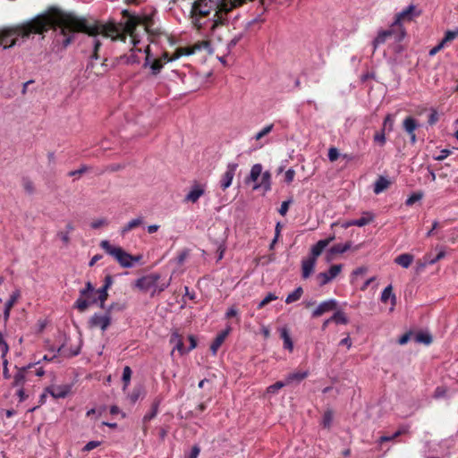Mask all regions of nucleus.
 <instances>
[{"label":"nucleus","mask_w":458,"mask_h":458,"mask_svg":"<svg viewBox=\"0 0 458 458\" xmlns=\"http://www.w3.org/2000/svg\"><path fill=\"white\" fill-rule=\"evenodd\" d=\"M53 29L55 30L54 43L62 48H66L75 38L77 32L88 34V44L92 47L86 72L94 68V60L99 58L98 51L102 46L101 38H110L113 41L126 42L128 35L114 23H89L86 19L73 13H64L56 7H51L36 18L12 27L0 30V42L3 49L6 50L15 46H21L32 35H42Z\"/></svg>","instance_id":"1"},{"label":"nucleus","mask_w":458,"mask_h":458,"mask_svg":"<svg viewBox=\"0 0 458 458\" xmlns=\"http://www.w3.org/2000/svg\"><path fill=\"white\" fill-rule=\"evenodd\" d=\"M100 247L110 256H112L123 267L130 268L134 266L136 262L141 259V256H132L126 252L121 247L114 246L107 240H103L100 242Z\"/></svg>","instance_id":"2"},{"label":"nucleus","mask_w":458,"mask_h":458,"mask_svg":"<svg viewBox=\"0 0 458 458\" xmlns=\"http://www.w3.org/2000/svg\"><path fill=\"white\" fill-rule=\"evenodd\" d=\"M420 11L416 10V6L414 4H410L395 15L394 21L392 22V24L398 30L395 37L396 42L402 41L406 35L402 22L404 21H411L414 17L420 16Z\"/></svg>","instance_id":"3"},{"label":"nucleus","mask_w":458,"mask_h":458,"mask_svg":"<svg viewBox=\"0 0 458 458\" xmlns=\"http://www.w3.org/2000/svg\"><path fill=\"white\" fill-rule=\"evenodd\" d=\"M159 279L160 276L158 274H150L137 279L135 282V286L143 292H148L151 289H154L152 293L153 295L157 291V282Z\"/></svg>","instance_id":"4"},{"label":"nucleus","mask_w":458,"mask_h":458,"mask_svg":"<svg viewBox=\"0 0 458 458\" xmlns=\"http://www.w3.org/2000/svg\"><path fill=\"white\" fill-rule=\"evenodd\" d=\"M131 44L133 45V47L131 49V53L129 55H123L119 57V60L123 64H139L140 63V58L138 53L141 52L140 48L135 47V46L139 43V40L133 37L132 33L129 37Z\"/></svg>","instance_id":"5"},{"label":"nucleus","mask_w":458,"mask_h":458,"mask_svg":"<svg viewBox=\"0 0 458 458\" xmlns=\"http://www.w3.org/2000/svg\"><path fill=\"white\" fill-rule=\"evenodd\" d=\"M202 50L207 51L208 54L213 53V48L211 47L210 42L208 40H203V41L197 42L191 47H181V48L177 49V52H178V55L180 56V55H191L195 54L196 52H199Z\"/></svg>","instance_id":"6"},{"label":"nucleus","mask_w":458,"mask_h":458,"mask_svg":"<svg viewBox=\"0 0 458 458\" xmlns=\"http://www.w3.org/2000/svg\"><path fill=\"white\" fill-rule=\"evenodd\" d=\"M398 31L396 27L393 24L390 25L389 29L382 30L377 32V37L374 38L372 44L374 51L382 44H384L387 38H394L395 39L396 32Z\"/></svg>","instance_id":"7"},{"label":"nucleus","mask_w":458,"mask_h":458,"mask_svg":"<svg viewBox=\"0 0 458 458\" xmlns=\"http://www.w3.org/2000/svg\"><path fill=\"white\" fill-rule=\"evenodd\" d=\"M420 127L418 121L412 116H407L403 122V128L410 136V141L412 145L417 142L415 131Z\"/></svg>","instance_id":"8"},{"label":"nucleus","mask_w":458,"mask_h":458,"mask_svg":"<svg viewBox=\"0 0 458 458\" xmlns=\"http://www.w3.org/2000/svg\"><path fill=\"white\" fill-rule=\"evenodd\" d=\"M91 327H100L102 331H106L111 324V315L95 313L89 321Z\"/></svg>","instance_id":"9"},{"label":"nucleus","mask_w":458,"mask_h":458,"mask_svg":"<svg viewBox=\"0 0 458 458\" xmlns=\"http://www.w3.org/2000/svg\"><path fill=\"white\" fill-rule=\"evenodd\" d=\"M341 264L333 265L327 272H321L318 275L320 285H325L335 279L342 271Z\"/></svg>","instance_id":"10"},{"label":"nucleus","mask_w":458,"mask_h":458,"mask_svg":"<svg viewBox=\"0 0 458 458\" xmlns=\"http://www.w3.org/2000/svg\"><path fill=\"white\" fill-rule=\"evenodd\" d=\"M237 167L238 164L236 163H229L227 165L226 171L223 174L220 181V187L222 190L225 191L231 186Z\"/></svg>","instance_id":"11"},{"label":"nucleus","mask_w":458,"mask_h":458,"mask_svg":"<svg viewBox=\"0 0 458 458\" xmlns=\"http://www.w3.org/2000/svg\"><path fill=\"white\" fill-rule=\"evenodd\" d=\"M337 307V301L335 299H329L322 301L318 306L312 311V317L318 318L323 314L335 310Z\"/></svg>","instance_id":"12"},{"label":"nucleus","mask_w":458,"mask_h":458,"mask_svg":"<svg viewBox=\"0 0 458 458\" xmlns=\"http://www.w3.org/2000/svg\"><path fill=\"white\" fill-rule=\"evenodd\" d=\"M144 52L146 54L145 62H144V67L149 66L151 69V72L154 75H157L160 72L161 69L163 68V62L160 59H155L153 62H151V55H150V47L149 46H147L144 49Z\"/></svg>","instance_id":"13"},{"label":"nucleus","mask_w":458,"mask_h":458,"mask_svg":"<svg viewBox=\"0 0 458 458\" xmlns=\"http://www.w3.org/2000/svg\"><path fill=\"white\" fill-rule=\"evenodd\" d=\"M205 193V186L195 182L184 197L185 202L196 203Z\"/></svg>","instance_id":"14"},{"label":"nucleus","mask_w":458,"mask_h":458,"mask_svg":"<svg viewBox=\"0 0 458 458\" xmlns=\"http://www.w3.org/2000/svg\"><path fill=\"white\" fill-rule=\"evenodd\" d=\"M98 299L97 297L96 292L92 295L88 296H80L75 303L74 307L78 309L81 312L85 311L90 305L98 303Z\"/></svg>","instance_id":"15"},{"label":"nucleus","mask_w":458,"mask_h":458,"mask_svg":"<svg viewBox=\"0 0 458 458\" xmlns=\"http://www.w3.org/2000/svg\"><path fill=\"white\" fill-rule=\"evenodd\" d=\"M46 393L49 394L55 399L65 398L71 391L69 386H51L46 388Z\"/></svg>","instance_id":"16"},{"label":"nucleus","mask_w":458,"mask_h":458,"mask_svg":"<svg viewBox=\"0 0 458 458\" xmlns=\"http://www.w3.org/2000/svg\"><path fill=\"white\" fill-rule=\"evenodd\" d=\"M335 240V235H332L327 239L319 240L315 245L311 247L310 254L309 257L317 258L323 252L324 249L329 245L331 242Z\"/></svg>","instance_id":"17"},{"label":"nucleus","mask_w":458,"mask_h":458,"mask_svg":"<svg viewBox=\"0 0 458 458\" xmlns=\"http://www.w3.org/2000/svg\"><path fill=\"white\" fill-rule=\"evenodd\" d=\"M231 332V327L228 326L225 330L221 331L214 339L210 345V350L212 353L215 355L217 352V350L220 348V346L225 342V338Z\"/></svg>","instance_id":"18"},{"label":"nucleus","mask_w":458,"mask_h":458,"mask_svg":"<svg viewBox=\"0 0 458 458\" xmlns=\"http://www.w3.org/2000/svg\"><path fill=\"white\" fill-rule=\"evenodd\" d=\"M437 250H439L438 253L437 254V256H432L431 253H428L424 256V262L421 264V267H424L428 265H434L436 264L437 261H439L440 259H444L445 257V248L443 246H437L436 247Z\"/></svg>","instance_id":"19"},{"label":"nucleus","mask_w":458,"mask_h":458,"mask_svg":"<svg viewBox=\"0 0 458 458\" xmlns=\"http://www.w3.org/2000/svg\"><path fill=\"white\" fill-rule=\"evenodd\" d=\"M20 297H21V291L19 289H15L10 295L9 300L5 302L4 309V318L5 321L8 320V318L10 317L11 310Z\"/></svg>","instance_id":"20"},{"label":"nucleus","mask_w":458,"mask_h":458,"mask_svg":"<svg viewBox=\"0 0 458 458\" xmlns=\"http://www.w3.org/2000/svg\"><path fill=\"white\" fill-rule=\"evenodd\" d=\"M316 261L317 260L314 259V258L310 257L301 261V276L304 279L308 278L314 272Z\"/></svg>","instance_id":"21"},{"label":"nucleus","mask_w":458,"mask_h":458,"mask_svg":"<svg viewBox=\"0 0 458 458\" xmlns=\"http://www.w3.org/2000/svg\"><path fill=\"white\" fill-rule=\"evenodd\" d=\"M261 180L259 183H256L253 186V190L262 189L264 192H267L271 190V174L269 171H266L261 174Z\"/></svg>","instance_id":"22"},{"label":"nucleus","mask_w":458,"mask_h":458,"mask_svg":"<svg viewBox=\"0 0 458 458\" xmlns=\"http://www.w3.org/2000/svg\"><path fill=\"white\" fill-rule=\"evenodd\" d=\"M32 364H29L27 367H21L18 369L13 377V382L12 384L13 387H23L26 382L25 372L27 369L30 368Z\"/></svg>","instance_id":"23"},{"label":"nucleus","mask_w":458,"mask_h":458,"mask_svg":"<svg viewBox=\"0 0 458 458\" xmlns=\"http://www.w3.org/2000/svg\"><path fill=\"white\" fill-rule=\"evenodd\" d=\"M412 339L417 344H423L425 345H429L432 343V335L428 331H419L417 333H413Z\"/></svg>","instance_id":"24"},{"label":"nucleus","mask_w":458,"mask_h":458,"mask_svg":"<svg viewBox=\"0 0 458 458\" xmlns=\"http://www.w3.org/2000/svg\"><path fill=\"white\" fill-rule=\"evenodd\" d=\"M170 343L174 344L172 354L177 350L181 354L186 353L181 335L177 332H174L171 335Z\"/></svg>","instance_id":"25"},{"label":"nucleus","mask_w":458,"mask_h":458,"mask_svg":"<svg viewBox=\"0 0 458 458\" xmlns=\"http://www.w3.org/2000/svg\"><path fill=\"white\" fill-rule=\"evenodd\" d=\"M143 222H144V220H143L142 216H138L136 218L131 219L123 227L121 228V230H120L121 234L125 235L131 230L143 224Z\"/></svg>","instance_id":"26"},{"label":"nucleus","mask_w":458,"mask_h":458,"mask_svg":"<svg viewBox=\"0 0 458 458\" xmlns=\"http://www.w3.org/2000/svg\"><path fill=\"white\" fill-rule=\"evenodd\" d=\"M413 261V256L409 253H403L394 259V262L403 268H408Z\"/></svg>","instance_id":"27"},{"label":"nucleus","mask_w":458,"mask_h":458,"mask_svg":"<svg viewBox=\"0 0 458 458\" xmlns=\"http://www.w3.org/2000/svg\"><path fill=\"white\" fill-rule=\"evenodd\" d=\"M375 219V216L372 212L370 211H364L362 213V216L360 218H358V219H354L355 220V226H359V227H362V226H365L369 224H370L371 222H373Z\"/></svg>","instance_id":"28"},{"label":"nucleus","mask_w":458,"mask_h":458,"mask_svg":"<svg viewBox=\"0 0 458 458\" xmlns=\"http://www.w3.org/2000/svg\"><path fill=\"white\" fill-rule=\"evenodd\" d=\"M389 184H390V182L386 177L379 176L378 179L374 183V189H373L374 193L375 194L381 193L382 191H384L385 190H386L388 188Z\"/></svg>","instance_id":"29"},{"label":"nucleus","mask_w":458,"mask_h":458,"mask_svg":"<svg viewBox=\"0 0 458 458\" xmlns=\"http://www.w3.org/2000/svg\"><path fill=\"white\" fill-rule=\"evenodd\" d=\"M262 165L260 164H255L251 166L250 175L246 179V182H256L259 177L262 174Z\"/></svg>","instance_id":"30"},{"label":"nucleus","mask_w":458,"mask_h":458,"mask_svg":"<svg viewBox=\"0 0 458 458\" xmlns=\"http://www.w3.org/2000/svg\"><path fill=\"white\" fill-rule=\"evenodd\" d=\"M280 335H281V338L284 341V349H287L290 352H292L293 349V344L292 338L290 336V334L288 332V329L285 328V327L281 328Z\"/></svg>","instance_id":"31"},{"label":"nucleus","mask_w":458,"mask_h":458,"mask_svg":"<svg viewBox=\"0 0 458 458\" xmlns=\"http://www.w3.org/2000/svg\"><path fill=\"white\" fill-rule=\"evenodd\" d=\"M352 247V242L337 243L332 246L329 250L331 254H342L349 250Z\"/></svg>","instance_id":"32"},{"label":"nucleus","mask_w":458,"mask_h":458,"mask_svg":"<svg viewBox=\"0 0 458 458\" xmlns=\"http://www.w3.org/2000/svg\"><path fill=\"white\" fill-rule=\"evenodd\" d=\"M389 299H391L392 304L394 305L396 301V297L393 293L392 285H387L383 292L381 293V301L386 302Z\"/></svg>","instance_id":"33"},{"label":"nucleus","mask_w":458,"mask_h":458,"mask_svg":"<svg viewBox=\"0 0 458 458\" xmlns=\"http://www.w3.org/2000/svg\"><path fill=\"white\" fill-rule=\"evenodd\" d=\"M309 375L308 371H302V372H293L289 375H287L285 378V382L287 385L291 384L293 381H301L304 378H306Z\"/></svg>","instance_id":"34"},{"label":"nucleus","mask_w":458,"mask_h":458,"mask_svg":"<svg viewBox=\"0 0 458 458\" xmlns=\"http://www.w3.org/2000/svg\"><path fill=\"white\" fill-rule=\"evenodd\" d=\"M329 320H332V322L335 324L345 325L348 323V318L344 312H343L342 310H337L336 312H335L333 316L329 318Z\"/></svg>","instance_id":"35"},{"label":"nucleus","mask_w":458,"mask_h":458,"mask_svg":"<svg viewBox=\"0 0 458 458\" xmlns=\"http://www.w3.org/2000/svg\"><path fill=\"white\" fill-rule=\"evenodd\" d=\"M303 293V289L299 286L297 287L293 292H292L291 293H289L285 299V302L287 304L289 303H293L294 301H297L301 299V295Z\"/></svg>","instance_id":"36"},{"label":"nucleus","mask_w":458,"mask_h":458,"mask_svg":"<svg viewBox=\"0 0 458 458\" xmlns=\"http://www.w3.org/2000/svg\"><path fill=\"white\" fill-rule=\"evenodd\" d=\"M274 129V124L273 123H269V124H267L265 127H263L259 131H258L253 139L256 140L257 141L262 140L265 136H267L268 133H270Z\"/></svg>","instance_id":"37"},{"label":"nucleus","mask_w":458,"mask_h":458,"mask_svg":"<svg viewBox=\"0 0 458 458\" xmlns=\"http://www.w3.org/2000/svg\"><path fill=\"white\" fill-rule=\"evenodd\" d=\"M107 290H108L107 288L102 286L98 291H96L97 297L99 301V307L101 309L105 308V301H106L107 296H108Z\"/></svg>","instance_id":"38"},{"label":"nucleus","mask_w":458,"mask_h":458,"mask_svg":"<svg viewBox=\"0 0 458 458\" xmlns=\"http://www.w3.org/2000/svg\"><path fill=\"white\" fill-rule=\"evenodd\" d=\"M287 386L285 381H277L267 387V394H276L280 389Z\"/></svg>","instance_id":"39"},{"label":"nucleus","mask_w":458,"mask_h":458,"mask_svg":"<svg viewBox=\"0 0 458 458\" xmlns=\"http://www.w3.org/2000/svg\"><path fill=\"white\" fill-rule=\"evenodd\" d=\"M131 373H132V371L129 366H125L123 368V377H122V379L123 382V390H125L130 384Z\"/></svg>","instance_id":"40"},{"label":"nucleus","mask_w":458,"mask_h":458,"mask_svg":"<svg viewBox=\"0 0 458 458\" xmlns=\"http://www.w3.org/2000/svg\"><path fill=\"white\" fill-rule=\"evenodd\" d=\"M457 37H458V28H456L454 30L445 31V36L441 41L445 45L447 42L454 40Z\"/></svg>","instance_id":"41"},{"label":"nucleus","mask_w":458,"mask_h":458,"mask_svg":"<svg viewBox=\"0 0 458 458\" xmlns=\"http://www.w3.org/2000/svg\"><path fill=\"white\" fill-rule=\"evenodd\" d=\"M245 34L243 32L236 34L227 44V49L230 52L243 38Z\"/></svg>","instance_id":"42"},{"label":"nucleus","mask_w":458,"mask_h":458,"mask_svg":"<svg viewBox=\"0 0 458 458\" xmlns=\"http://www.w3.org/2000/svg\"><path fill=\"white\" fill-rule=\"evenodd\" d=\"M95 288L92 284L89 281L83 289L80 290V296L92 295L95 293Z\"/></svg>","instance_id":"43"},{"label":"nucleus","mask_w":458,"mask_h":458,"mask_svg":"<svg viewBox=\"0 0 458 458\" xmlns=\"http://www.w3.org/2000/svg\"><path fill=\"white\" fill-rule=\"evenodd\" d=\"M333 421V411H327L323 415L322 425L324 428H329Z\"/></svg>","instance_id":"44"},{"label":"nucleus","mask_w":458,"mask_h":458,"mask_svg":"<svg viewBox=\"0 0 458 458\" xmlns=\"http://www.w3.org/2000/svg\"><path fill=\"white\" fill-rule=\"evenodd\" d=\"M277 296L273 293H269L259 304H258V309H262L263 307H265L267 304H268L270 301H276L277 300Z\"/></svg>","instance_id":"45"},{"label":"nucleus","mask_w":458,"mask_h":458,"mask_svg":"<svg viewBox=\"0 0 458 458\" xmlns=\"http://www.w3.org/2000/svg\"><path fill=\"white\" fill-rule=\"evenodd\" d=\"M423 194L420 192H414L405 200V204L407 206L413 205L416 201H419L422 199Z\"/></svg>","instance_id":"46"},{"label":"nucleus","mask_w":458,"mask_h":458,"mask_svg":"<svg viewBox=\"0 0 458 458\" xmlns=\"http://www.w3.org/2000/svg\"><path fill=\"white\" fill-rule=\"evenodd\" d=\"M394 128V120L391 114H387L383 122V130H387L388 131H393Z\"/></svg>","instance_id":"47"},{"label":"nucleus","mask_w":458,"mask_h":458,"mask_svg":"<svg viewBox=\"0 0 458 458\" xmlns=\"http://www.w3.org/2000/svg\"><path fill=\"white\" fill-rule=\"evenodd\" d=\"M386 135L385 131L382 129L380 131H377L374 135V141L377 142L379 145L383 146L386 143Z\"/></svg>","instance_id":"48"},{"label":"nucleus","mask_w":458,"mask_h":458,"mask_svg":"<svg viewBox=\"0 0 458 458\" xmlns=\"http://www.w3.org/2000/svg\"><path fill=\"white\" fill-rule=\"evenodd\" d=\"M157 411H158V404L157 403H155L153 406H152V410L150 412L145 414L143 420L144 421H149L151 420L152 419H154L157 414Z\"/></svg>","instance_id":"49"},{"label":"nucleus","mask_w":458,"mask_h":458,"mask_svg":"<svg viewBox=\"0 0 458 458\" xmlns=\"http://www.w3.org/2000/svg\"><path fill=\"white\" fill-rule=\"evenodd\" d=\"M327 157L331 162L336 161L338 159V157H340L339 150L335 147H331L328 150Z\"/></svg>","instance_id":"50"},{"label":"nucleus","mask_w":458,"mask_h":458,"mask_svg":"<svg viewBox=\"0 0 458 458\" xmlns=\"http://www.w3.org/2000/svg\"><path fill=\"white\" fill-rule=\"evenodd\" d=\"M0 348L2 350V358H4L9 351V346L4 341L2 332H0Z\"/></svg>","instance_id":"51"},{"label":"nucleus","mask_w":458,"mask_h":458,"mask_svg":"<svg viewBox=\"0 0 458 458\" xmlns=\"http://www.w3.org/2000/svg\"><path fill=\"white\" fill-rule=\"evenodd\" d=\"M402 434H403L402 430H397L396 432H394L391 436H382V437H380L378 442L379 443H383V442L391 441V440L394 439L395 437H399Z\"/></svg>","instance_id":"52"},{"label":"nucleus","mask_w":458,"mask_h":458,"mask_svg":"<svg viewBox=\"0 0 458 458\" xmlns=\"http://www.w3.org/2000/svg\"><path fill=\"white\" fill-rule=\"evenodd\" d=\"M412 335H413V332H411V331L405 333L403 335H402L399 338V340H398L399 344L403 345V344H407L411 339H412Z\"/></svg>","instance_id":"53"},{"label":"nucleus","mask_w":458,"mask_h":458,"mask_svg":"<svg viewBox=\"0 0 458 458\" xmlns=\"http://www.w3.org/2000/svg\"><path fill=\"white\" fill-rule=\"evenodd\" d=\"M100 444H101V442H100V441H89V442H88V443L84 445V447H83V449H82V450H83V451H85V452H89V451H91V450H93V449L97 448L98 446H99V445H100Z\"/></svg>","instance_id":"54"},{"label":"nucleus","mask_w":458,"mask_h":458,"mask_svg":"<svg viewBox=\"0 0 458 458\" xmlns=\"http://www.w3.org/2000/svg\"><path fill=\"white\" fill-rule=\"evenodd\" d=\"M292 203V199H288V200H285L284 201L282 204H281V207L280 208L278 209V212L281 216H285L288 209H289V206L290 204Z\"/></svg>","instance_id":"55"},{"label":"nucleus","mask_w":458,"mask_h":458,"mask_svg":"<svg viewBox=\"0 0 458 458\" xmlns=\"http://www.w3.org/2000/svg\"><path fill=\"white\" fill-rule=\"evenodd\" d=\"M295 176V171L293 168H289L284 174V181L286 183H291Z\"/></svg>","instance_id":"56"},{"label":"nucleus","mask_w":458,"mask_h":458,"mask_svg":"<svg viewBox=\"0 0 458 458\" xmlns=\"http://www.w3.org/2000/svg\"><path fill=\"white\" fill-rule=\"evenodd\" d=\"M3 377L5 379H9L11 377V374L9 373L8 369V360L4 358H3Z\"/></svg>","instance_id":"57"},{"label":"nucleus","mask_w":458,"mask_h":458,"mask_svg":"<svg viewBox=\"0 0 458 458\" xmlns=\"http://www.w3.org/2000/svg\"><path fill=\"white\" fill-rule=\"evenodd\" d=\"M106 225H107V221L105 218H99V219L94 220L90 225L93 229H98Z\"/></svg>","instance_id":"58"},{"label":"nucleus","mask_w":458,"mask_h":458,"mask_svg":"<svg viewBox=\"0 0 458 458\" xmlns=\"http://www.w3.org/2000/svg\"><path fill=\"white\" fill-rule=\"evenodd\" d=\"M199 453H200L199 446L195 445L192 446L190 454L186 456V458H198Z\"/></svg>","instance_id":"59"},{"label":"nucleus","mask_w":458,"mask_h":458,"mask_svg":"<svg viewBox=\"0 0 458 458\" xmlns=\"http://www.w3.org/2000/svg\"><path fill=\"white\" fill-rule=\"evenodd\" d=\"M57 237H59L65 245L70 242L69 232H58Z\"/></svg>","instance_id":"60"},{"label":"nucleus","mask_w":458,"mask_h":458,"mask_svg":"<svg viewBox=\"0 0 458 458\" xmlns=\"http://www.w3.org/2000/svg\"><path fill=\"white\" fill-rule=\"evenodd\" d=\"M451 153H452V151L449 149H446V148L442 149L440 151V154L437 157H436L435 159L437 161H442V160L445 159Z\"/></svg>","instance_id":"61"},{"label":"nucleus","mask_w":458,"mask_h":458,"mask_svg":"<svg viewBox=\"0 0 458 458\" xmlns=\"http://www.w3.org/2000/svg\"><path fill=\"white\" fill-rule=\"evenodd\" d=\"M445 47V44L440 41L436 47H434L433 48H431L428 52V55L430 56H433L435 55L437 53H438L443 47Z\"/></svg>","instance_id":"62"},{"label":"nucleus","mask_w":458,"mask_h":458,"mask_svg":"<svg viewBox=\"0 0 458 458\" xmlns=\"http://www.w3.org/2000/svg\"><path fill=\"white\" fill-rule=\"evenodd\" d=\"M445 394H446V390L444 387L438 386L435 390L434 397L437 399L442 398L445 395Z\"/></svg>","instance_id":"63"},{"label":"nucleus","mask_w":458,"mask_h":458,"mask_svg":"<svg viewBox=\"0 0 458 458\" xmlns=\"http://www.w3.org/2000/svg\"><path fill=\"white\" fill-rule=\"evenodd\" d=\"M16 394H17V396L19 398V402L20 403L24 402L27 399V397H28V395L25 394V391H24L23 387L18 388V390L16 392Z\"/></svg>","instance_id":"64"}]
</instances>
